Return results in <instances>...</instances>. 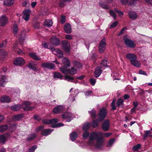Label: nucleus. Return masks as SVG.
I'll use <instances>...</instances> for the list:
<instances>
[{
	"label": "nucleus",
	"mask_w": 152,
	"mask_h": 152,
	"mask_svg": "<svg viewBox=\"0 0 152 152\" xmlns=\"http://www.w3.org/2000/svg\"><path fill=\"white\" fill-rule=\"evenodd\" d=\"M95 140H96V143L95 145V148L97 149L101 148L104 142L103 137L102 136L99 137V134L95 132L91 133L88 141V145L91 146L94 145Z\"/></svg>",
	"instance_id": "f257e3e1"
},
{
	"label": "nucleus",
	"mask_w": 152,
	"mask_h": 152,
	"mask_svg": "<svg viewBox=\"0 0 152 152\" xmlns=\"http://www.w3.org/2000/svg\"><path fill=\"white\" fill-rule=\"evenodd\" d=\"M126 57L130 60V62L134 66L137 67H140L141 64L137 60V56L134 54L129 53L126 55Z\"/></svg>",
	"instance_id": "f03ea898"
},
{
	"label": "nucleus",
	"mask_w": 152,
	"mask_h": 152,
	"mask_svg": "<svg viewBox=\"0 0 152 152\" xmlns=\"http://www.w3.org/2000/svg\"><path fill=\"white\" fill-rule=\"evenodd\" d=\"M107 114V112L105 109L102 107L99 110L98 114V119L100 122L102 121L105 118Z\"/></svg>",
	"instance_id": "7ed1b4c3"
},
{
	"label": "nucleus",
	"mask_w": 152,
	"mask_h": 152,
	"mask_svg": "<svg viewBox=\"0 0 152 152\" xmlns=\"http://www.w3.org/2000/svg\"><path fill=\"white\" fill-rule=\"evenodd\" d=\"M30 105L31 103L27 101H24L21 104L22 106V108L24 111L32 110L34 108V107L30 106Z\"/></svg>",
	"instance_id": "20e7f679"
},
{
	"label": "nucleus",
	"mask_w": 152,
	"mask_h": 152,
	"mask_svg": "<svg viewBox=\"0 0 152 152\" xmlns=\"http://www.w3.org/2000/svg\"><path fill=\"white\" fill-rule=\"evenodd\" d=\"M41 66L43 68L50 70H55V66L54 64L51 62H44L41 64Z\"/></svg>",
	"instance_id": "39448f33"
},
{
	"label": "nucleus",
	"mask_w": 152,
	"mask_h": 152,
	"mask_svg": "<svg viewBox=\"0 0 152 152\" xmlns=\"http://www.w3.org/2000/svg\"><path fill=\"white\" fill-rule=\"evenodd\" d=\"M123 40L124 44L128 47L131 48H134L135 47V44L133 40L127 38H124Z\"/></svg>",
	"instance_id": "423d86ee"
},
{
	"label": "nucleus",
	"mask_w": 152,
	"mask_h": 152,
	"mask_svg": "<svg viewBox=\"0 0 152 152\" xmlns=\"http://www.w3.org/2000/svg\"><path fill=\"white\" fill-rule=\"evenodd\" d=\"M62 117L63 118H66L67 122H70L72 120L71 118L74 117V115L70 112H66L62 115Z\"/></svg>",
	"instance_id": "0eeeda50"
},
{
	"label": "nucleus",
	"mask_w": 152,
	"mask_h": 152,
	"mask_svg": "<svg viewBox=\"0 0 152 152\" xmlns=\"http://www.w3.org/2000/svg\"><path fill=\"white\" fill-rule=\"evenodd\" d=\"M13 62L14 64L19 66L24 64L25 63L24 59L21 57L16 58L14 60Z\"/></svg>",
	"instance_id": "6e6552de"
},
{
	"label": "nucleus",
	"mask_w": 152,
	"mask_h": 152,
	"mask_svg": "<svg viewBox=\"0 0 152 152\" xmlns=\"http://www.w3.org/2000/svg\"><path fill=\"white\" fill-rule=\"evenodd\" d=\"M110 126L109 121L108 119L105 120L102 124V128L105 131H107L108 130Z\"/></svg>",
	"instance_id": "1a4fd4ad"
},
{
	"label": "nucleus",
	"mask_w": 152,
	"mask_h": 152,
	"mask_svg": "<svg viewBox=\"0 0 152 152\" xmlns=\"http://www.w3.org/2000/svg\"><path fill=\"white\" fill-rule=\"evenodd\" d=\"M64 107L61 105H58L55 107L53 110V112L56 114H59L62 113Z\"/></svg>",
	"instance_id": "9d476101"
},
{
	"label": "nucleus",
	"mask_w": 152,
	"mask_h": 152,
	"mask_svg": "<svg viewBox=\"0 0 152 152\" xmlns=\"http://www.w3.org/2000/svg\"><path fill=\"white\" fill-rule=\"evenodd\" d=\"M102 68L100 66L96 67L94 71V75L96 77H98L100 76L102 72Z\"/></svg>",
	"instance_id": "9b49d317"
},
{
	"label": "nucleus",
	"mask_w": 152,
	"mask_h": 152,
	"mask_svg": "<svg viewBox=\"0 0 152 152\" xmlns=\"http://www.w3.org/2000/svg\"><path fill=\"white\" fill-rule=\"evenodd\" d=\"M31 12V10L29 9H26L23 11V15H20L24 19H29L30 14Z\"/></svg>",
	"instance_id": "f8f14e48"
},
{
	"label": "nucleus",
	"mask_w": 152,
	"mask_h": 152,
	"mask_svg": "<svg viewBox=\"0 0 152 152\" xmlns=\"http://www.w3.org/2000/svg\"><path fill=\"white\" fill-rule=\"evenodd\" d=\"M62 46L63 49L66 52H69L70 51V45L67 42L64 41L62 42Z\"/></svg>",
	"instance_id": "ddd939ff"
},
{
	"label": "nucleus",
	"mask_w": 152,
	"mask_h": 152,
	"mask_svg": "<svg viewBox=\"0 0 152 152\" xmlns=\"http://www.w3.org/2000/svg\"><path fill=\"white\" fill-rule=\"evenodd\" d=\"M0 101L1 103H9L11 101L10 99L9 96L6 95L2 96L0 99Z\"/></svg>",
	"instance_id": "4468645a"
},
{
	"label": "nucleus",
	"mask_w": 152,
	"mask_h": 152,
	"mask_svg": "<svg viewBox=\"0 0 152 152\" xmlns=\"http://www.w3.org/2000/svg\"><path fill=\"white\" fill-rule=\"evenodd\" d=\"M64 31L65 33L68 34L71 33V27L69 23H67L65 24L64 26Z\"/></svg>",
	"instance_id": "2eb2a0df"
},
{
	"label": "nucleus",
	"mask_w": 152,
	"mask_h": 152,
	"mask_svg": "<svg viewBox=\"0 0 152 152\" xmlns=\"http://www.w3.org/2000/svg\"><path fill=\"white\" fill-rule=\"evenodd\" d=\"M50 42L53 45L55 46H58L60 44L59 39L55 37H52L51 38Z\"/></svg>",
	"instance_id": "dca6fc26"
},
{
	"label": "nucleus",
	"mask_w": 152,
	"mask_h": 152,
	"mask_svg": "<svg viewBox=\"0 0 152 152\" xmlns=\"http://www.w3.org/2000/svg\"><path fill=\"white\" fill-rule=\"evenodd\" d=\"M128 15L129 18L131 19H136L137 17V14L134 11H129Z\"/></svg>",
	"instance_id": "f3484780"
},
{
	"label": "nucleus",
	"mask_w": 152,
	"mask_h": 152,
	"mask_svg": "<svg viewBox=\"0 0 152 152\" xmlns=\"http://www.w3.org/2000/svg\"><path fill=\"white\" fill-rule=\"evenodd\" d=\"M36 137V134L35 133H32L28 135V137L26 140L27 141H30L34 140Z\"/></svg>",
	"instance_id": "a211bd4d"
},
{
	"label": "nucleus",
	"mask_w": 152,
	"mask_h": 152,
	"mask_svg": "<svg viewBox=\"0 0 152 152\" xmlns=\"http://www.w3.org/2000/svg\"><path fill=\"white\" fill-rule=\"evenodd\" d=\"M53 24L52 20H45L44 22V26L45 27H50Z\"/></svg>",
	"instance_id": "6ab92c4d"
},
{
	"label": "nucleus",
	"mask_w": 152,
	"mask_h": 152,
	"mask_svg": "<svg viewBox=\"0 0 152 152\" xmlns=\"http://www.w3.org/2000/svg\"><path fill=\"white\" fill-rule=\"evenodd\" d=\"M63 63L64 65L63 66L69 67L70 66V62L69 60L66 58H64L62 60Z\"/></svg>",
	"instance_id": "aec40b11"
},
{
	"label": "nucleus",
	"mask_w": 152,
	"mask_h": 152,
	"mask_svg": "<svg viewBox=\"0 0 152 152\" xmlns=\"http://www.w3.org/2000/svg\"><path fill=\"white\" fill-rule=\"evenodd\" d=\"M14 3V0H4L3 4L6 6H10Z\"/></svg>",
	"instance_id": "412c9836"
},
{
	"label": "nucleus",
	"mask_w": 152,
	"mask_h": 152,
	"mask_svg": "<svg viewBox=\"0 0 152 152\" xmlns=\"http://www.w3.org/2000/svg\"><path fill=\"white\" fill-rule=\"evenodd\" d=\"M53 130V129H46L43 131L41 132V134L44 136H46L50 134L51 133Z\"/></svg>",
	"instance_id": "4be33fe9"
},
{
	"label": "nucleus",
	"mask_w": 152,
	"mask_h": 152,
	"mask_svg": "<svg viewBox=\"0 0 152 152\" xmlns=\"http://www.w3.org/2000/svg\"><path fill=\"white\" fill-rule=\"evenodd\" d=\"M28 54L31 57L35 60L38 61L40 60L41 59V58L38 57L35 53L30 52Z\"/></svg>",
	"instance_id": "5701e85b"
},
{
	"label": "nucleus",
	"mask_w": 152,
	"mask_h": 152,
	"mask_svg": "<svg viewBox=\"0 0 152 152\" xmlns=\"http://www.w3.org/2000/svg\"><path fill=\"white\" fill-rule=\"evenodd\" d=\"M22 106L20 104H16L11 107V109L14 111H17L22 108Z\"/></svg>",
	"instance_id": "b1692460"
},
{
	"label": "nucleus",
	"mask_w": 152,
	"mask_h": 152,
	"mask_svg": "<svg viewBox=\"0 0 152 152\" xmlns=\"http://www.w3.org/2000/svg\"><path fill=\"white\" fill-rule=\"evenodd\" d=\"M7 55V53L3 50H0V60L3 61Z\"/></svg>",
	"instance_id": "393cba45"
},
{
	"label": "nucleus",
	"mask_w": 152,
	"mask_h": 152,
	"mask_svg": "<svg viewBox=\"0 0 152 152\" xmlns=\"http://www.w3.org/2000/svg\"><path fill=\"white\" fill-rule=\"evenodd\" d=\"M73 62L74 66L75 67L79 69H82L83 65L80 62L78 61H74Z\"/></svg>",
	"instance_id": "a878e982"
},
{
	"label": "nucleus",
	"mask_w": 152,
	"mask_h": 152,
	"mask_svg": "<svg viewBox=\"0 0 152 152\" xmlns=\"http://www.w3.org/2000/svg\"><path fill=\"white\" fill-rule=\"evenodd\" d=\"M70 138L72 141H74L77 137V134L75 132H72L70 134Z\"/></svg>",
	"instance_id": "bb28decb"
},
{
	"label": "nucleus",
	"mask_w": 152,
	"mask_h": 152,
	"mask_svg": "<svg viewBox=\"0 0 152 152\" xmlns=\"http://www.w3.org/2000/svg\"><path fill=\"white\" fill-rule=\"evenodd\" d=\"M53 77L54 78H57L62 79L63 77V76L61 73L57 72H54L53 73Z\"/></svg>",
	"instance_id": "cd10ccee"
},
{
	"label": "nucleus",
	"mask_w": 152,
	"mask_h": 152,
	"mask_svg": "<svg viewBox=\"0 0 152 152\" xmlns=\"http://www.w3.org/2000/svg\"><path fill=\"white\" fill-rule=\"evenodd\" d=\"M88 112L91 117L94 118L96 117V111L94 109H93L91 111H88Z\"/></svg>",
	"instance_id": "c85d7f7f"
},
{
	"label": "nucleus",
	"mask_w": 152,
	"mask_h": 152,
	"mask_svg": "<svg viewBox=\"0 0 152 152\" xmlns=\"http://www.w3.org/2000/svg\"><path fill=\"white\" fill-rule=\"evenodd\" d=\"M23 117V115L22 114H20L14 116V119L16 121H18Z\"/></svg>",
	"instance_id": "c756f323"
},
{
	"label": "nucleus",
	"mask_w": 152,
	"mask_h": 152,
	"mask_svg": "<svg viewBox=\"0 0 152 152\" xmlns=\"http://www.w3.org/2000/svg\"><path fill=\"white\" fill-rule=\"evenodd\" d=\"M99 4L100 6L104 9L107 10L110 8L109 6L104 2L99 3Z\"/></svg>",
	"instance_id": "7c9ffc66"
},
{
	"label": "nucleus",
	"mask_w": 152,
	"mask_h": 152,
	"mask_svg": "<svg viewBox=\"0 0 152 152\" xmlns=\"http://www.w3.org/2000/svg\"><path fill=\"white\" fill-rule=\"evenodd\" d=\"M100 121H99V119L93 120L92 122V126L95 128L97 127L99 125L98 122Z\"/></svg>",
	"instance_id": "2f4dec72"
},
{
	"label": "nucleus",
	"mask_w": 152,
	"mask_h": 152,
	"mask_svg": "<svg viewBox=\"0 0 152 152\" xmlns=\"http://www.w3.org/2000/svg\"><path fill=\"white\" fill-rule=\"evenodd\" d=\"M68 72L71 75H74L77 73V69L74 67H72L71 69H68Z\"/></svg>",
	"instance_id": "473e14b6"
},
{
	"label": "nucleus",
	"mask_w": 152,
	"mask_h": 152,
	"mask_svg": "<svg viewBox=\"0 0 152 152\" xmlns=\"http://www.w3.org/2000/svg\"><path fill=\"white\" fill-rule=\"evenodd\" d=\"M67 67H66V66H63L60 67L59 69L60 70L62 73L66 74V72H68V69H67Z\"/></svg>",
	"instance_id": "72a5a7b5"
},
{
	"label": "nucleus",
	"mask_w": 152,
	"mask_h": 152,
	"mask_svg": "<svg viewBox=\"0 0 152 152\" xmlns=\"http://www.w3.org/2000/svg\"><path fill=\"white\" fill-rule=\"evenodd\" d=\"M56 52L58 54V56L59 58H62L63 57V53L62 50L59 49L56 50Z\"/></svg>",
	"instance_id": "f704fd0d"
},
{
	"label": "nucleus",
	"mask_w": 152,
	"mask_h": 152,
	"mask_svg": "<svg viewBox=\"0 0 152 152\" xmlns=\"http://www.w3.org/2000/svg\"><path fill=\"white\" fill-rule=\"evenodd\" d=\"M115 141V140L114 139H111L109 140L106 146L107 147H111Z\"/></svg>",
	"instance_id": "c9c22d12"
},
{
	"label": "nucleus",
	"mask_w": 152,
	"mask_h": 152,
	"mask_svg": "<svg viewBox=\"0 0 152 152\" xmlns=\"http://www.w3.org/2000/svg\"><path fill=\"white\" fill-rule=\"evenodd\" d=\"M90 127V124L88 123H85L83 125L82 129L83 130L86 131Z\"/></svg>",
	"instance_id": "e433bc0d"
},
{
	"label": "nucleus",
	"mask_w": 152,
	"mask_h": 152,
	"mask_svg": "<svg viewBox=\"0 0 152 152\" xmlns=\"http://www.w3.org/2000/svg\"><path fill=\"white\" fill-rule=\"evenodd\" d=\"M141 146V145L140 144H137L133 147L132 149L134 151H136L140 148Z\"/></svg>",
	"instance_id": "4c0bfd02"
},
{
	"label": "nucleus",
	"mask_w": 152,
	"mask_h": 152,
	"mask_svg": "<svg viewBox=\"0 0 152 152\" xmlns=\"http://www.w3.org/2000/svg\"><path fill=\"white\" fill-rule=\"evenodd\" d=\"M27 66L30 69L33 70L34 71H36L37 70V68L31 63H29L27 65Z\"/></svg>",
	"instance_id": "58836bf2"
},
{
	"label": "nucleus",
	"mask_w": 152,
	"mask_h": 152,
	"mask_svg": "<svg viewBox=\"0 0 152 152\" xmlns=\"http://www.w3.org/2000/svg\"><path fill=\"white\" fill-rule=\"evenodd\" d=\"M8 128L7 125H2L0 126V132H3L5 131Z\"/></svg>",
	"instance_id": "ea45409f"
},
{
	"label": "nucleus",
	"mask_w": 152,
	"mask_h": 152,
	"mask_svg": "<svg viewBox=\"0 0 152 152\" xmlns=\"http://www.w3.org/2000/svg\"><path fill=\"white\" fill-rule=\"evenodd\" d=\"M7 138L6 135H1L0 137V142L4 144Z\"/></svg>",
	"instance_id": "a19ab883"
},
{
	"label": "nucleus",
	"mask_w": 152,
	"mask_h": 152,
	"mask_svg": "<svg viewBox=\"0 0 152 152\" xmlns=\"http://www.w3.org/2000/svg\"><path fill=\"white\" fill-rule=\"evenodd\" d=\"M64 78L65 80H67L68 81H71H71L73 80L74 79L72 77L68 75H65Z\"/></svg>",
	"instance_id": "79ce46f5"
},
{
	"label": "nucleus",
	"mask_w": 152,
	"mask_h": 152,
	"mask_svg": "<svg viewBox=\"0 0 152 152\" xmlns=\"http://www.w3.org/2000/svg\"><path fill=\"white\" fill-rule=\"evenodd\" d=\"M124 101L121 98L119 99L117 101V103L116 107H119L120 105L123 104Z\"/></svg>",
	"instance_id": "37998d69"
},
{
	"label": "nucleus",
	"mask_w": 152,
	"mask_h": 152,
	"mask_svg": "<svg viewBox=\"0 0 152 152\" xmlns=\"http://www.w3.org/2000/svg\"><path fill=\"white\" fill-rule=\"evenodd\" d=\"M64 125V124L61 123H59L57 124H56L52 125L51 126L53 128H57V127H59L61 126H63Z\"/></svg>",
	"instance_id": "c03bdc74"
},
{
	"label": "nucleus",
	"mask_w": 152,
	"mask_h": 152,
	"mask_svg": "<svg viewBox=\"0 0 152 152\" xmlns=\"http://www.w3.org/2000/svg\"><path fill=\"white\" fill-rule=\"evenodd\" d=\"M105 49V46L99 45V50L100 53H102Z\"/></svg>",
	"instance_id": "a18cd8bd"
},
{
	"label": "nucleus",
	"mask_w": 152,
	"mask_h": 152,
	"mask_svg": "<svg viewBox=\"0 0 152 152\" xmlns=\"http://www.w3.org/2000/svg\"><path fill=\"white\" fill-rule=\"evenodd\" d=\"M8 20H0V26H5L8 22Z\"/></svg>",
	"instance_id": "49530a36"
},
{
	"label": "nucleus",
	"mask_w": 152,
	"mask_h": 152,
	"mask_svg": "<svg viewBox=\"0 0 152 152\" xmlns=\"http://www.w3.org/2000/svg\"><path fill=\"white\" fill-rule=\"evenodd\" d=\"M139 0H129V5L130 6L132 5L135 6L136 4V2L139 1Z\"/></svg>",
	"instance_id": "de8ad7c7"
},
{
	"label": "nucleus",
	"mask_w": 152,
	"mask_h": 152,
	"mask_svg": "<svg viewBox=\"0 0 152 152\" xmlns=\"http://www.w3.org/2000/svg\"><path fill=\"white\" fill-rule=\"evenodd\" d=\"M13 32L14 34H16L18 32V26L17 24L16 23H15L13 25Z\"/></svg>",
	"instance_id": "09e8293b"
},
{
	"label": "nucleus",
	"mask_w": 152,
	"mask_h": 152,
	"mask_svg": "<svg viewBox=\"0 0 152 152\" xmlns=\"http://www.w3.org/2000/svg\"><path fill=\"white\" fill-rule=\"evenodd\" d=\"M37 146L34 145L31 146L28 149V152H34L35 150L37 148Z\"/></svg>",
	"instance_id": "8fccbe9b"
},
{
	"label": "nucleus",
	"mask_w": 152,
	"mask_h": 152,
	"mask_svg": "<svg viewBox=\"0 0 152 152\" xmlns=\"http://www.w3.org/2000/svg\"><path fill=\"white\" fill-rule=\"evenodd\" d=\"M50 124L54 125L56 124V123L58 121V120L56 119H52L50 120Z\"/></svg>",
	"instance_id": "3c124183"
},
{
	"label": "nucleus",
	"mask_w": 152,
	"mask_h": 152,
	"mask_svg": "<svg viewBox=\"0 0 152 152\" xmlns=\"http://www.w3.org/2000/svg\"><path fill=\"white\" fill-rule=\"evenodd\" d=\"M118 24V22L117 21H115L113 22V23H111L110 24V28H114Z\"/></svg>",
	"instance_id": "603ef678"
},
{
	"label": "nucleus",
	"mask_w": 152,
	"mask_h": 152,
	"mask_svg": "<svg viewBox=\"0 0 152 152\" xmlns=\"http://www.w3.org/2000/svg\"><path fill=\"white\" fill-rule=\"evenodd\" d=\"M105 40V38L104 37L102 39L100 42L99 45L105 46L106 45Z\"/></svg>",
	"instance_id": "864d4df0"
},
{
	"label": "nucleus",
	"mask_w": 152,
	"mask_h": 152,
	"mask_svg": "<svg viewBox=\"0 0 152 152\" xmlns=\"http://www.w3.org/2000/svg\"><path fill=\"white\" fill-rule=\"evenodd\" d=\"M89 133L87 131H85L83 134V138L84 139H86L88 136Z\"/></svg>",
	"instance_id": "5fc2aeb1"
},
{
	"label": "nucleus",
	"mask_w": 152,
	"mask_h": 152,
	"mask_svg": "<svg viewBox=\"0 0 152 152\" xmlns=\"http://www.w3.org/2000/svg\"><path fill=\"white\" fill-rule=\"evenodd\" d=\"M115 99L113 100L111 103V106L112 107L111 110H114L116 109V108L115 106Z\"/></svg>",
	"instance_id": "6e6d98bb"
},
{
	"label": "nucleus",
	"mask_w": 152,
	"mask_h": 152,
	"mask_svg": "<svg viewBox=\"0 0 152 152\" xmlns=\"http://www.w3.org/2000/svg\"><path fill=\"white\" fill-rule=\"evenodd\" d=\"M49 44L46 42H43L42 43V46L45 48L49 49L48 48Z\"/></svg>",
	"instance_id": "4d7b16f0"
},
{
	"label": "nucleus",
	"mask_w": 152,
	"mask_h": 152,
	"mask_svg": "<svg viewBox=\"0 0 152 152\" xmlns=\"http://www.w3.org/2000/svg\"><path fill=\"white\" fill-rule=\"evenodd\" d=\"M25 37L21 35H20L18 37V39L20 43H22L24 40Z\"/></svg>",
	"instance_id": "13d9d810"
},
{
	"label": "nucleus",
	"mask_w": 152,
	"mask_h": 152,
	"mask_svg": "<svg viewBox=\"0 0 152 152\" xmlns=\"http://www.w3.org/2000/svg\"><path fill=\"white\" fill-rule=\"evenodd\" d=\"M107 61L105 59H103L102 61L101 64L103 65V66H105L106 67H107L108 66L107 65Z\"/></svg>",
	"instance_id": "bf43d9fd"
},
{
	"label": "nucleus",
	"mask_w": 152,
	"mask_h": 152,
	"mask_svg": "<svg viewBox=\"0 0 152 152\" xmlns=\"http://www.w3.org/2000/svg\"><path fill=\"white\" fill-rule=\"evenodd\" d=\"M23 6L26 7H28L30 5V3L27 1H25L23 3Z\"/></svg>",
	"instance_id": "052dcab7"
},
{
	"label": "nucleus",
	"mask_w": 152,
	"mask_h": 152,
	"mask_svg": "<svg viewBox=\"0 0 152 152\" xmlns=\"http://www.w3.org/2000/svg\"><path fill=\"white\" fill-rule=\"evenodd\" d=\"M110 14L112 16L113 18L115 19H116V15L115 13V12L111 10H110L109 11Z\"/></svg>",
	"instance_id": "680f3d73"
},
{
	"label": "nucleus",
	"mask_w": 152,
	"mask_h": 152,
	"mask_svg": "<svg viewBox=\"0 0 152 152\" xmlns=\"http://www.w3.org/2000/svg\"><path fill=\"white\" fill-rule=\"evenodd\" d=\"M50 121V119H43L42 120V122L45 124H49Z\"/></svg>",
	"instance_id": "e2e57ef3"
},
{
	"label": "nucleus",
	"mask_w": 152,
	"mask_h": 152,
	"mask_svg": "<svg viewBox=\"0 0 152 152\" xmlns=\"http://www.w3.org/2000/svg\"><path fill=\"white\" fill-rule=\"evenodd\" d=\"M114 11L118 14L119 16H121L124 15V13L118 10L116 8L114 9Z\"/></svg>",
	"instance_id": "0e129e2a"
},
{
	"label": "nucleus",
	"mask_w": 152,
	"mask_h": 152,
	"mask_svg": "<svg viewBox=\"0 0 152 152\" xmlns=\"http://www.w3.org/2000/svg\"><path fill=\"white\" fill-rule=\"evenodd\" d=\"M89 81L91 84L93 86L94 85L96 81V80L93 78H91L90 79Z\"/></svg>",
	"instance_id": "69168bd1"
},
{
	"label": "nucleus",
	"mask_w": 152,
	"mask_h": 152,
	"mask_svg": "<svg viewBox=\"0 0 152 152\" xmlns=\"http://www.w3.org/2000/svg\"><path fill=\"white\" fill-rule=\"evenodd\" d=\"M34 118L38 121H39L41 119V118L39 116L37 115H35L33 116Z\"/></svg>",
	"instance_id": "338daca9"
},
{
	"label": "nucleus",
	"mask_w": 152,
	"mask_h": 152,
	"mask_svg": "<svg viewBox=\"0 0 152 152\" xmlns=\"http://www.w3.org/2000/svg\"><path fill=\"white\" fill-rule=\"evenodd\" d=\"M34 27L37 29H38L40 27V23L39 22H36L33 24Z\"/></svg>",
	"instance_id": "774afa93"
}]
</instances>
